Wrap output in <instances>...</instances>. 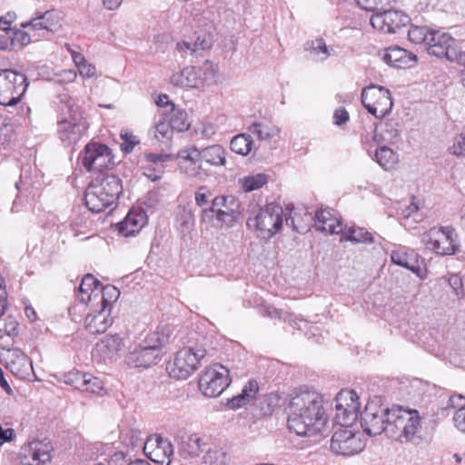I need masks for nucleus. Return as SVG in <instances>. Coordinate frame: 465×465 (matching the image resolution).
<instances>
[{"mask_svg":"<svg viewBox=\"0 0 465 465\" xmlns=\"http://www.w3.org/2000/svg\"><path fill=\"white\" fill-rule=\"evenodd\" d=\"M361 425L370 436L385 432L398 440H410L420 428V418L416 410L404 409L399 405L391 408L375 397L370 400L361 414Z\"/></svg>","mask_w":465,"mask_h":465,"instance_id":"nucleus-1","label":"nucleus"},{"mask_svg":"<svg viewBox=\"0 0 465 465\" xmlns=\"http://www.w3.org/2000/svg\"><path fill=\"white\" fill-rule=\"evenodd\" d=\"M287 414L288 428L299 436H314L326 425L323 398L314 391H302L293 395Z\"/></svg>","mask_w":465,"mask_h":465,"instance_id":"nucleus-2","label":"nucleus"},{"mask_svg":"<svg viewBox=\"0 0 465 465\" xmlns=\"http://www.w3.org/2000/svg\"><path fill=\"white\" fill-rule=\"evenodd\" d=\"M122 189L120 179L114 175L95 178L86 188L85 205L93 213H101L116 203Z\"/></svg>","mask_w":465,"mask_h":465,"instance_id":"nucleus-3","label":"nucleus"},{"mask_svg":"<svg viewBox=\"0 0 465 465\" xmlns=\"http://www.w3.org/2000/svg\"><path fill=\"white\" fill-rule=\"evenodd\" d=\"M167 334L154 331L149 333L127 356L128 364L135 368H147L160 361V348L168 342Z\"/></svg>","mask_w":465,"mask_h":465,"instance_id":"nucleus-4","label":"nucleus"},{"mask_svg":"<svg viewBox=\"0 0 465 465\" xmlns=\"http://www.w3.org/2000/svg\"><path fill=\"white\" fill-rule=\"evenodd\" d=\"M283 209L275 203H270L261 207L258 213L247 221L249 227L254 228L257 236L269 240L282 227Z\"/></svg>","mask_w":465,"mask_h":465,"instance_id":"nucleus-5","label":"nucleus"},{"mask_svg":"<svg viewBox=\"0 0 465 465\" xmlns=\"http://www.w3.org/2000/svg\"><path fill=\"white\" fill-rule=\"evenodd\" d=\"M426 49L430 55L456 63L465 68V51L457 46L456 40L448 33L433 29Z\"/></svg>","mask_w":465,"mask_h":465,"instance_id":"nucleus-6","label":"nucleus"},{"mask_svg":"<svg viewBox=\"0 0 465 465\" xmlns=\"http://www.w3.org/2000/svg\"><path fill=\"white\" fill-rule=\"evenodd\" d=\"M66 106L68 116L57 122V134L64 144L72 145L82 138L88 128V124L79 106L73 104Z\"/></svg>","mask_w":465,"mask_h":465,"instance_id":"nucleus-7","label":"nucleus"},{"mask_svg":"<svg viewBox=\"0 0 465 465\" xmlns=\"http://www.w3.org/2000/svg\"><path fill=\"white\" fill-rule=\"evenodd\" d=\"M27 78L11 69L0 70V104L14 106L24 96L28 87Z\"/></svg>","mask_w":465,"mask_h":465,"instance_id":"nucleus-8","label":"nucleus"},{"mask_svg":"<svg viewBox=\"0 0 465 465\" xmlns=\"http://www.w3.org/2000/svg\"><path fill=\"white\" fill-rule=\"evenodd\" d=\"M421 242L439 255H452L459 246L458 234L451 227L430 229L421 235Z\"/></svg>","mask_w":465,"mask_h":465,"instance_id":"nucleus-9","label":"nucleus"},{"mask_svg":"<svg viewBox=\"0 0 465 465\" xmlns=\"http://www.w3.org/2000/svg\"><path fill=\"white\" fill-rule=\"evenodd\" d=\"M204 356L205 350L183 348L176 353L173 361L168 363L167 371L174 379L185 380L197 370Z\"/></svg>","mask_w":465,"mask_h":465,"instance_id":"nucleus-10","label":"nucleus"},{"mask_svg":"<svg viewBox=\"0 0 465 465\" xmlns=\"http://www.w3.org/2000/svg\"><path fill=\"white\" fill-rule=\"evenodd\" d=\"M216 70L210 61H205L200 66H188L171 77V83L176 86L188 88H201L206 83L214 79Z\"/></svg>","mask_w":465,"mask_h":465,"instance_id":"nucleus-11","label":"nucleus"},{"mask_svg":"<svg viewBox=\"0 0 465 465\" xmlns=\"http://www.w3.org/2000/svg\"><path fill=\"white\" fill-rule=\"evenodd\" d=\"M231 383L230 371L222 364L204 369L199 379V389L206 397H217Z\"/></svg>","mask_w":465,"mask_h":465,"instance_id":"nucleus-12","label":"nucleus"},{"mask_svg":"<svg viewBox=\"0 0 465 465\" xmlns=\"http://www.w3.org/2000/svg\"><path fill=\"white\" fill-rule=\"evenodd\" d=\"M361 103L368 112L377 118L388 114L393 105L391 92L378 85H371L362 90Z\"/></svg>","mask_w":465,"mask_h":465,"instance_id":"nucleus-13","label":"nucleus"},{"mask_svg":"<svg viewBox=\"0 0 465 465\" xmlns=\"http://www.w3.org/2000/svg\"><path fill=\"white\" fill-rule=\"evenodd\" d=\"M80 157L83 165L89 172H103L111 169L114 164L111 149L98 143L86 144Z\"/></svg>","mask_w":465,"mask_h":465,"instance_id":"nucleus-14","label":"nucleus"},{"mask_svg":"<svg viewBox=\"0 0 465 465\" xmlns=\"http://www.w3.org/2000/svg\"><path fill=\"white\" fill-rule=\"evenodd\" d=\"M364 446L361 435L348 428L337 430L331 440V450L338 455L351 456L357 454L364 449Z\"/></svg>","mask_w":465,"mask_h":465,"instance_id":"nucleus-15","label":"nucleus"},{"mask_svg":"<svg viewBox=\"0 0 465 465\" xmlns=\"http://www.w3.org/2000/svg\"><path fill=\"white\" fill-rule=\"evenodd\" d=\"M410 23V17L398 10H379L371 17L372 27L384 34H394Z\"/></svg>","mask_w":465,"mask_h":465,"instance_id":"nucleus-16","label":"nucleus"},{"mask_svg":"<svg viewBox=\"0 0 465 465\" xmlns=\"http://www.w3.org/2000/svg\"><path fill=\"white\" fill-rule=\"evenodd\" d=\"M173 445L171 441L159 434L150 435L143 445L145 456L153 462L163 465L166 460L173 454ZM170 460L167 461V465Z\"/></svg>","mask_w":465,"mask_h":465,"instance_id":"nucleus-17","label":"nucleus"},{"mask_svg":"<svg viewBox=\"0 0 465 465\" xmlns=\"http://www.w3.org/2000/svg\"><path fill=\"white\" fill-rule=\"evenodd\" d=\"M62 19V13L55 9L45 12L36 11L34 17L22 23L21 26L24 28L29 27L33 31L44 30L54 33L61 27Z\"/></svg>","mask_w":465,"mask_h":465,"instance_id":"nucleus-18","label":"nucleus"},{"mask_svg":"<svg viewBox=\"0 0 465 465\" xmlns=\"http://www.w3.org/2000/svg\"><path fill=\"white\" fill-rule=\"evenodd\" d=\"M5 360V367L21 380L28 379L34 372L32 361L20 349L8 350Z\"/></svg>","mask_w":465,"mask_h":465,"instance_id":"nucleus-19","label":"nucleus"},{"mask_svg":"<svg viewBox=\"0 0 465 465\" xmlns=\"http://www.w3.org/2000/svg\"><path fill=\"white\" fill-rule=\"evenodd\" d=\"M391 259L394 264L407 268L411 272L415 273L419 278H426V269L421 266L419 260V255L413 250H408L404 247L399 248L392 251Z\"/></svg>","mask_w":465,"mask_h":465,"instance_id":"nucleus-20","label":"nucleus"},{"mask_svg":"<svg viewBox=\"0 0 465 465\" xmlns=\"http://www.w3.org/2000/svg\"><path fill=\"white\" fill-rule=\"evenodd\" d=\"M51 446L48 442L33 441L25 450L24 465H45L51 460Z\"/></svg>","mask_w":465,"mask_h":465,"instance_id":"nucleus-21","label":"nucleus"},{"mask_svg":"<svg viewBox=\"0 0 465 465\" xmlns=\"http://www.w3.org/2000/svg\"><path fill=\"white\" fill-rule=\"evenodd\" d=\"M381 55L388 65L395 68H405L416 62L415 54L397 45L384 49Z\"/></svg>","mask_w":465,"mask_h":465,"instance_id":"nucleus-22","label":"nucleus"},{"mask_svg":"<svg viewBox=\"0 0 465 465\" xmlns=\"http://www.w3.org/2000/svg\"><path fill=\"white\" fill-rule=\"evenodd\" d=\"M228 205L226 210L216 213V218L226 227H231L235 223L239 213L240 204L232 195L217 196L214 198V207Z\"/></svg>","mask_w":465,"mask_h":465,"instance_id":"nucleus-23","label":"nucleus"},{"mask_svg":"<svg viewBox=\"0 0 465 465\" xmlns=\"http://www.w3.org/2000/svg\"><path fill=\"white\" fill-rule=\"evenodd\" d=\"M315 228L325 233L339 234L343 231L341 221L331 209H320L315 213Z\"/></svg>","mask_w":465,"mask_h":465,"instance_id":"nucleus-24","label":"nucleus"},{"mask_svg":"<svg viewBox=\"0 0 465 465\" xmlns=\"http://www.w3.org/2000/svg\"><path fill=\"white\" fill-rule=\"evenodd\" d=\"M110 315L111 310L104 307H101L98 312L87 314L84 321L86 330L92 334L104 332L113 322Z\"/></svg>","mask_w":465,"mask_h":465,"instance_id":"nucleus-25","label":"nucleus"},{"mask_svg":"<svg viewBox=\"0 0 465 465\" xmlns=\"http://www.w3.org/2000/svg\"><path fill=\"white\" fill-rule=\"evenodd\" d=\"M100 282L92 274H86L78 289V298L82 303L88 304L96 301L101 294Z\"/></svg>","mask_w":465,"mask_h":465,"instance_id":"nucleus-26","label":"nucleus"},{"mask_svg":"<svg viewBox=\"0 0 465 465\" xmlns=\"http://www.w3.org/2000/svg\"><path fill=\"white\" fill-rule=\"evenodd\" d=\"M124 348V341L119 335H110L104 337L96 344V351L104 359H114L117 353Z\"/></svg>","mask_w":465,"mask_h":465,"instance_id":"nucleus-27","label":"nucleus"},{"mask_svg":"<svg viewBox=\"0 0 465 465\" xmlns=\"http://www.w3.org/2000/svg\"><path fill=\"white\" fill-rule=\"evenodd\" d=\"M202 161L212 166H225L226 164V151L219 145L213 144L207 146L201 150Z\"/></svg>","mask_w":465,"mask_h":465,"instance_id":"nucleus-28","label":"nucleus"},{"mask_svg":"<svg viewBox=\"0 0 465 465\" xmlns=\"http://www.w3.org/2000/svg\"><path fill=\"white\" fill-rule=\"evenodd\" d=\"M145 224V216L143 213H129L119 224V232L124 236H131L138 232Z\"/></svg>","mask_w":465,"mask_h":465,"instance_id":"nucleus-29","label":"nucleus"},{"mask_svg":"<svg viewBox=\"0 0 465 465\" xmlns=\"http://www.w3.org/2000/svg\"><path fill=\"white\" fill-rule=\"evenodd\" d=\"M248 131L251 134L256 136L261 141H270L271 139L279 136L281 128L273 124L254 122L248 127Z\"/></svg>","mask_w":465,"mask_h":465,"instance_id":"nucleus-30","label":"nucleus"},{"mask_svg":"<svg viewBox=\"0 0 465 465\" xmlns=\"http://www.w3.org/2000/svg\"><path fill=\"white\" fill-rule=\"evenodd\" d=\"M335 402L338 403V406L346 408L349 411L356 412L359 417L361 402L358 394L354 391H341L335 398Z\"/></svg>","mask_w":465,"mask_h":465,"instance_id":"nucleus-31","label":"nucleus"},{"mask_svg":"<svg viewBox=\"0 0 465 465\" xmlns=\"http://www.w3.org/2000/svg\"><path fill=\"white\" fill-rule=\"evenodd\" d=\"M149 134L158 142L164 143L170 141L173 137V129L172 128L166 116H160L155 124L150 129Z\"/></svg>","mask_w":465,"mask_h":465,"instance_id":"nucleus-32","label":"nucleus"},{"mask_svg":"<svg viewBox=\"0 0 465 465\" xmlns=\"http://www.w3.org/2000/svg\"><path fill=\"white\" fill-rule=\"evenodd\" d=\"M342 234V237H341V241H350V242H356V243H371L373 242V238L371 236V234L367 232L365 229L363 228H360V227H349V228H344L343 227V231L341 232Z\"/></svg>","mask_w":465,"mask_h":465,"instance_id":"nucleus-33","label":"nucleus"},{"mask_svg":"<svg viewBox=\"0 0 465 465\" xmlns=\"http://www.w3.org/2000/svg\"><path fill=\"white\" fill-rule=\"evenodd\" d=\"M268 182V176L265 173H255L244 176L238 180L241 190L244 193H250L262 188Z\"/></svg>","mask_w":465,"mask_h":465,"instance_id":"nucleus-34","label":"nucleus"},{"mask_svg":"<svg viewBox=\"0 0 465 465\" xmlns=\"http://www.w3.org/2000/svg\"><path fill=\"white\" fill-rule=\"evenodd\" d=\"M168 121L173 131L183 132L191 125L188 114L185 110L173 107Z\"/></svg>","mask_w":465,"mask_h":465,"instance_id":"nucleus-35","label":"nucleus"},{"mask_svg":"<svg viewBox=\"0 0 465 465\" xmlns=\"http://www.w3.org/2000/svg\"><path fill=\"white\" fill-rule=\"evenodd\" d=\"M310 55L316 61H325L333 54V48L326 45L322 38H317L310 44L308 47Z\"/></svg>","mask_w":465,"mask_h":465,"instance_id":"nucleus-36","label":"nucleus"},{"mask_svg":"<svg viewBox=\"0 0 465 465\" xmlns=\"http://www.w3.org/2000/svg\"><path fill=\"white\" fill-rule=\"evenodd\" d=\"M400 135L398 123L394 120H389L381 124V134H375L373 139L377 142L384 141L392 143Z\"/></svg>","mask_w":465,"mask_h":465,"instance_id":"nucleus-37","label":"nucleus"},{"mask_svg":"<svg viewBox=\"0 0 465 465\" xmlns=\"http://www.w3.org/2000/svg\"><path fill=\"white\" fill-rule=\"evenodd\" d=\"M253 141L250 134H241L234 136L230 143L231 150L240 155H247L252 146Z\"/></svg>","mask_w":465,"mask_h":465,"instance_id":"nucleus-38","label":"nucleus"},{"mask_svg":"<svg viewBox=\"0 0 465 465\" xmlns=\"http://www.w3.org/2000/svg\"><path fill=\"white\" fill-rule=\"evenodd\" d=\"M176 223L182 232H189L194 226V214L192 208L180 206L176 213Z\"/></svg>","mask_w":465,"mask_h":465,"instance_id":"nucleus-39","label":"nucleus"},{"mask_svg":"<svg viewBox=\"0 0 465 465\" xmlns=\"http://www.w3.org/2000/svg\"><path fill=\"white\" fill-rule=\"evenodd\" d=\"M375 160L384 169L389 170L397 163L396 153L387 146L375 150Z\"/></svg>","mask_w":465,"mask_h":465,"instance_id":"nucleus-40","label":"nucleus"},{"mask_svg":"<svg viewBox=\"0 0 465 465\" xmlns=\"http://www.w3.org/2000/svg\"><path fill=\"white\" fill-rule=\"evenodd\" d=\"M258 383L256 381H249L248 384L242 389V391L238 396L232 399V404L233 407L239 408L252 399L254 398L256 393L258 392Z\"/></svg>","mask_w":465,"mask_h":465,"instance_id":"nucleus-41","label":"nucleus"},{"mask_svg":"<svg viewBox=\"0 0 465 465\" xmlns=\"http://www.w3.org/2000/svg\"><path fill=\"white\" fill-rule=\"evenodd\" d=\"M203 462L207 465H226L229 458L227 453L219 447L209 448L203 457Z\"/></svg>","mask_w":465,"mask_h":465,"instance_id":"nucleus-42","label":"nucleus"},{"mask_svg":"<svg viewBox=\"0 0 465 465\" xmlns=\"http://www.w3.org/2000/svg\"><path fill=\"white\" fill-rule=\"evenodd\" d=\"M433 29L428 26L412 25L408 32V36L411 42L416 45H425L427 46L430 36Z\"/></svg>","mask_w":465,"mask_h":465,"instance_id":"nucleus-43","label":"nucleus"},{"mask_svg":"<svg viewBox=\"0 0 465 465\" xmlns=\"http://www.w3.org/2000/svg\"><path fill=\"white\" fill-rule=\"evenodd\" d=\"M335 415L334 420L337 424L341 425L342 428H348L355 423L358 419L357 413L349 411L346 408H341L338 406V403L335 402L334 406Z\"/></svg>","mask_w":465,"mask_h":465,"instance_id":"nucleus-44","label":"nucleus"},{"mask_svg":"<svg viewBox=\"0 0 465 465\" xmlns=\"http://www.w3.org/2000/svg\"><path fill=\"white\" fill-rule=\"evenodd\" d=\"M182 451L190 458L199 457L203 452L201 438L196 435L188 437V440L183 443Z\"/></svg>","mask_w":465,"mask_h":465,"instance_id":"nucleus-45","label":"nucleus"},{"mask_svg":"<svg viewBox=\"0 0 465 465\" xmlns=\"http://www.w3.org/2000/svg\"><path fill=\"white\" fill-rule=\"evenodd\" d=\"M101 294L96 299L101 303V307L109 308L114 301H116L120 295V292L114 286L109 285L106 287L100 286Z\"/></svg>","mask_w":465,"mask_h":465,"instance_id":"nucleus-46","label":"nucleus"},{"mask_svg":"<svg viewBox=\"0 0 465 465\" xmlns=\"http://www.w3.org/2000/svg\"><path fill=\"white\" fill-rule=\"evenodd\" d=\"M86 372H81L78 371H72L64 375V381L74 387L77 390L82 391L84 385Z\"/></svg>","mask_w":465,"mask_h":465,"instance_id":"nucleus-47","label":"nucleus"},{"mask_svg":"<svg viewBox=\"0 0 465 465\" xmlns=\"http://www.w3.org/2000/svg\"><path fill=\"white\" fill-rule=\"evenodd\" d=\"M104 382L102 380L90 373H86L84 385L82 391L94 394H101L104 391Z\"/></svg>","mask_w":465,"mask_h":465,"instance_id":"nucleus-48","label":"nucleus"},{"mask_svg":"<svg viewBox=\"0 0 465 465\" xmlns=\"http://www.w3.org/2000/svg\"><path fill=\"white\" fill-rule=\"evenodd\" d=\"M179 169L181 173H184L187 177L197 178L201 174L202 163L200 161L182 162L179 163Z\"/></svg>","mask_w":465,"mask_h":465,"instance_id":"nucleus-49","label":"nucleus"},{"mask_svg":"<svg viewBox=\"0 0 465 465\" xmlns=\"http://www.w3.org/2000/svg\"><path fill=\"white\" fill-rule=\"evenodd\" d=\"M177 157L179 159V163L202 161L201 150L199 151L194 146H189L180 150L177 153Z\"/></svg>","mask_w":465,"mask_h":465,"instance_id":"nucleus-50","label":"nucleus"},{"mask_svg":"<svg viewBox=\"0 0 465 465\" xmlns=\"http://www.w3.org/2000/svg\"><path fill=\"white\" fill-rule=\"evenodd\" d=\"M11 33V40L13 43V50L16 48H22L25 45H27L31 42V36L28 33L24 32L22 30H13Z\"/></svg>","mask_w":465,"mask_h":465,"instance_id":"nucleus-51","label":"nucleus"},{"mask_svg":"<svg viewBox=\"0 0 465 465\" xmlns=\"http://www.w3.org/2000/svg\"><path fill=\"white\" fill-rule=\"evenodd\" d=\"M356 2L361 8L375 13L391 4L389 0H356Z\"/></svg>","mask_w":465,"mask_h":465,"instance_id":"nucleus-52","label":"nucleus"},{"mask_svg":"<svg viewBox=\"0 0 465 465\" xmlns=\"http://www.w3.org/2000/svg\"><path fill=\"white\" fill-rule=\"evenodd\" d=\"M211 197V191L206 186H200L195 192V203L200 207L204 206L210 202Z\"/></svg>","mask_w":465,"mask_h":465,"instance_id":"nucleus-53","label":"nucleus"},{"mask_svg":"<svg viewBox=\"0 0 465 465\" xmlns=\"http://www.w3.org/2000/svg\"><path fill=\"white\" fill-rule=\"evenodd\" d=\"M263 316H267L272 319H283L286 321L287 312H283L281 309H277L272 305H264L261 311Z\"/></svg>","mask_w":465,"mask_h":465,"instance_id":"nucleus-54","label":"nucleus"},{"mask_svg":"<svg viewBox=\"0 0 465 465\" xmlns=\"http://www.w3.org/2000/svg\"><path fill=\"white\" fill-rule=\"evenodd\" d=\"M450 152L457 156L465 155V132L455 137Z\"/></svg>","mask_w":465,"mask_h":465,"instance_id":"nucleus-55","label":"nucleus"},{"mask_svg":"<svg viewBox=\"0 0 465 465\" xmlns=\"http://www.w3.org/2000/svg\"><path fill=\"white\" fill-rule=\"evenodd\" d=\"M121 137L124 140L121 143V149L125 153H130L134 150V146L139 143L134 135L127 133L122 134Z\"/></svg>","mask_w":465,"mask_h":465,"instance_id":"nucleus-56","label":"nucleus"},{"mask_svg":"<svg viewBox=\"0 0 465 465\" xmlns=\"http://www.w3.org/2000/svg\"><path fill=\"white\" fill-rule=\"evenodd\" d=\"M15 136L14 129L10 125L0 126V146H5L11 143Z\"/></svg>","mask_w":465,"mask_h":465,"instance_id":"nucleus-57","label":"nucleus"},{"mask_svg":"<svg viewBox=\"0 0 465 465\" xmlns=\"http://www.w3.org/2000/svg\"><path fill=\"white\" fill-rule=\"evenodd\" d=\"M193 49H192V54H197L199 50H205L212 46V41L210 37L203 35V37L198 36L195 42L193 44Z\"/></svg>","mask_w":465,"mask_h":465,"instance_id":"nucleus-58","label":"nucleus"},{"mask_svg":"<svg viewBox=\"0 0 465 465\" xmlns=\"http://www.w3.org/2000/svg\"><path fill=\"white\" fill-rule=\"evenodd\" d=\"M7 296L5 280L0 276V317L5 313L7 309Z\"/></svg>","mask_w":465,"mask_h":465,"instance_id":"nucleus-59","label":"nucleus"},{"mask_svg":"<svg viewBox=\"0 0 465 465\" xmlns=\"http://www.w3.org/2000/svg\"><path fill=\"white\" fill-rule=\"evenodd\" d=\"M454 424L461 432L465 433V406H460L454 414Z\"/></svg>","mask_w":465,"mask_h":465,"instance_id":"nucleus-60","label":"nucleus"},{"mask_svg":"<svg viewBox=\"0 0 465 465\" xmlns=\"http://www.w3.org/2000/svg\"><path fill=\"white\" fill-rule=\"evenodd\" d=\"M334 124L338 126L347 123L350 119L349 113L344 108L335 110L333 114Z\"/></svg>","mask_w":465,"mask_h":465,"instance_id":"nucleus-61","label":"nucleus"},{"mask_svg":"<svg viewBox=\"0 0 465 465\" xmlns=\"http://www.w3.org/2000/svg\"><path fill=\"white\" fill-rule=\"evenodd\" d=\"M0 50L1 51H8L13 50V43L11 40V33L10 31H3L0 34Z\"/></svg>","mask_w":465,"mask_h":465,"instance_id":"nucleus-62","label":"nucleus"},{"mask_svg":"<svg viewBox=\"0 0 465 465\" xmlns=\"http://www.w3.org/2000/svg\"><path fill=\"white\" fill-rule=\"evenodd\" d=\"M81 76L84 78H91L95 75L96 69L94 65L89 64L87 61L77 68Z\"/></svg>","mask_w":465,"mask_h":465,"instance_id":"nucleus-63","label":"nucleus"},{"mask_svg":"<svg viewBox=\"0 0 465 465\" xmlns=\"http://www.w3.org/2000/svg\"><path fill=\"white\" fill-rule=\"evenodd\" d=\"M130 461L124 452H115L108 460V465H128Z\"/></svg>","mask_w":465,"mask_h":465,"instance_id":"nucleus-64","label":"nucleus"}]
</instances>
